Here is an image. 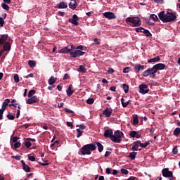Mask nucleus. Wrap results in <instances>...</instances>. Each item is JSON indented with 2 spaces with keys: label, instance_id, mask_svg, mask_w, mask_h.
I'll return each instance as SVG.
<instances>
[{
  "label": "nucleus",
  "instance_id": "30",
  "mask_svg": "<svg viewBox=\"0 0 180 180\" xmlns=\"http://www.w3.org/2000/svg\"><path fill=\"white\" fill-rule=\"evenodd\" d=\"M121 102H122V107L127 108L129 105L130 100H129L127 102H124V98H122Z\"/></svg>",
  "mask_w": 180,
  "mask_h": 180
},
{
  "label": "nucleus",
  "instance_id": "53",
  "mask_svg": "<svg viewBox=\"0 0 180 180\" xmlns=\"http://www.w3.org/2000/svg\"><path fill=\"white\" fill-rule=\"evenodd\" d=\"M7 106H8V105H7V103H5V102H3L1 110H2L4 112H5V110H6V107H7Z\"/></svg>",
  "mask_w": 180,
  "mask_h": 180
},
{
  "label": "nucleus",
  "instance_id": "26",
  "mask_svg": "<svg viewBox=\"0 0 180 180\" xmlns=\"http://www.w3.org/2000/svg\"><path fill=\"white\" fill-rule=\"evenodd\" d=\"M56 77L55 78L53 76H51L48 80V83L49 85H53L56 83Z\"/></svg>",
  "mask_w": 180,
  "mask_h": 180
},
{
  "label": "nucleus",
  "instance_id": "28",
  "mask_svg": "<svg viewBox=\"0 0 180 180\" xmlns=\"http://www.w3.org/2000/svg\"><path fill=\"white\" fill-rule=\"evenodd\" d=\"M86 71V69L85 66L83 65H80L79 66V68L77 69V72H79L85 73Z\"/></svg>",
  "mask_w": 180,
  "mask_h": 180
},
{
  "label": "nucleus",
  "instance_id": "32",
  "mask_svg": "<svg viewBox=\"0 0 180 180\" xmlns=\"http://www.w3.org/2000/svg\"><path fill=\"white\" fill-rule=\"evenodd\" d=\"M139 119H138V116L136 115L133 117V122H132V124L134 126H136L139 124Z\"/></svg>",
  "mask_w": 180,
  "mask_h": 180
},
{
  "label": "nucleus",
  "instance_id": "57",
  "mask_svg": "<svg viewBox=\"0 0 180 180\" xmlns=\"http://www.w3.org/2000/svg\"><path fill=\"white\" fill-rule=\"evenodd\" d=\"M67 125L68 127H70L71 129H73V127H74V126L71 122H67Z\"/></svg>",
  "mask_w": 180,
  "mask_h": 180
},
{
  "label": "nucleus",
  "instance_id": "36",
  "mask_svg": "<svg viewBox=\"0 0 180 180\" xmlns=\"http://www.w3.org/2000/svg\"><path fill=\"white\" fill-rule=\"evenodd\" d=\"M122 89L124 91L125 94H128L129 89V85L125 84H122Z\"/></svg>",
  "mask_w": 180,
  "mask_h": 180
},
{
  "label": "nucleus",
  "instance_id": "48",
  "mask_svg": "<svg viewBox=\"0 0 180 180\" xmlns=\"http://www.w3.org/2000/svg\"><path fill=\"white\" fill-rule=\"evenodd\" d=\"M25 146L27 148H30L32 147V143L30 141H26L25 142Z\"/></svg>",
  "mask_w": 180,
  "mask_h": 180
},
{
  "label": "nucleus",
  "instance_id": "22",
  "mask_svg": "<svg viewBox=\"0 0 180 180\" xmlns=\"http://www.w3.org/2000/svg\"><path fill=\"white\" fill-rule=\"evenodd\" d=\"M78 4L76 0H74V2H70L68 6L72 10H75L77 8Z\"/></svg>",
  "mask_w": 180,
  "mask_h": 180
},
{
  "label": "nucleus",
  "instance_id": "20",
  "mask_svg": "<svg viewBox=\"0 0 180 180\" xmlns=\"http://www.w3.org/2000/svg\"><path fill=\"white\" fill-rule=\"evenodd\" d=\"M56 8L58 9H65L68 8V4L66 2L61 1Z\"/></svg>",
  "mask_w": 180,
  "mask_h": 180
},
{
  "label": "nucleus",
  "instance_id": "63",
  "mask_svg": "<svg viewBox=\"0 0 180 180\" xmlns=\"http://www.w3.org/2000/svg\"><path fill=\"white\" fill-rule=\"evenodd\" d=\"M168 179H169V180H175L176 179V178L174 177L173 172L172 173V176H169Z\"/></svg>",
  "mask_w": 180,
  "mask_h": 180
},
{
  "label": "nucleus",
  "instance_id": "47",
  "mask_svg": "<svg viewBox=\"0 0 180 180\" xmlns=\"http://www.w3.org/2000/svg\"><path fill=\"white\" fill-rule=\"evenodd\" d=\"M124 73H129L130 72V68L127 66V68H124L122 70Z\"/></svg>",
  "mask_w": 180,
  "mask_h": 180
},
{
  "label": "nucleus",
  "instance_id": "50",
  "mask_svg": "<svg viewBox=\"0 0 180 180\" xmlns=\"http://www.w3.org/2000/svg\"><path fill=\"white\" fill-rule=\"evenodd\" d=\"M77 128L79 127V129L84 130L86 129V126L84 124H80V125H77L76 126Z\"/></svg>",
  "mask_w": 180,
  "mask_h": 180
},
{
  "label": "nucleus",
  "instance_id": "18",
  "mask_svg": "<svg viewBox=\"0 0 180 180\" xmlns=\"http://www.w3.org/2000/svg\"><path fill=\"white\" fill-rule=\"evenodd\" d=\"M113 110L111 108H106L103 111V114L105 115L106 117H110L111 114L112 113Z\"/></svg>",
  "mask_w": 180,
  "mask_h": 180
},
{
  "label": "nucleus",
  "instance_id": "6",
  "mask_svg": "<svg viewBox=\"0 0 180 180\" xmlns=\"http://www.w3.org/2000/svg\"><path fill=\"white\" fill-rule=\"evenodd\" d=\"M86 53L84 51H82L81 50H78L76 49L75 51H72L70 53V56L72 58H77V57H79L82 56H84Z\"/></svg>",
  "mask_w": 180,
  "mask_h": 180
},
{
  "label": "nucleus",
  "instance_id": "59",
  "mask_svg": "<svg viewBox=\"0 0 180 180\" xmlns=\"http://www.w3.org/2000/svg\"><path fill=\"white\" fill-rule=\"evenodd\" d=\"M69 78H70V75L68 73L64 75L63 80L68 79Z\"/></svg>",
  "mask_w": 180,
  "mask_h": 180
},
{
  "label": "nucleus",
  "instance_id": "62",
  "mask_svg": "<svg viewBox=\"0 0 180 180\" xmlns=\"http://www.w3.org/2000/svg\"><path fill=\"white\" fill-rule=\"evenodd\" d=\"M115 72V70L112 68H108V72L109 74H112Z\"/></svg>",
  "mask_w": 180,
  "mask_h": 180
},
{
  "label": "nucleus",
  "instance_id": "42",
  "mask_svg": "<svg viewBox=\"0 0 180 180\" xmlns=\"http://www.w3.org/2000/svg\"><path fill=\"white\" fill-rule=\"evenodd\" d=\"M136 132H137V131H131L129 132V136H130L131 137H132V139H135Z\"/></svg>",
  "mask_w": 180,
  "mask_h": 180
},
{
  "label": "nucleus",
  "instance_id": "8",
  "mask_svg": "<svg viewBox=\"0 0 180 180\" xmlns=\"http://www.w3.org/2000/svg\"><path fill=\"white\" fill-rule=\"evenodd\" d=\"M74 46H68L63 49H62L60 51H59L60 53H70L71 55V52L73 50Z\"/></svg>",
  "mask_w": 180,
  "mask_h": 180
},
{
  "label": "nucleus",
  "instance_id": "14",
  "mask_svg": "<svg viewBox=\"0 0 180 180\" xmlns=\"http://www.w3.org/2000/svg\"><path fill=\"white\" fill-rule=\"evenodd\" d=\"M39 102V98L37 96H32L27 100V103L28 105H32V103Z\"/></svg>",
  "mask_w": 180,
  "mask_h": 180
},
{
  "label": "nucleus",
  "instance_id": "7",
  "mask_svg": "<svg viewBox=\"0 0 180 180\" xmlns=\"http://www.w3.org/2000/svg\"><path fill=\"white\" fill-rule=\"evenodd\" d=\"M148 91H149V88H148V85L144 84L139 85L140 94L145 95V94H148Z\"/></svg>",
  "mask_w": 180,
  "mask_h": 180
},
{
  "label": "nucleus",
  "instance_id": "49",
  "mask_svg": "<svg viewBox=\"0 0 180 180\" xmlns=\"http://www.w3.org/2000/svg\"><path fill=\"white\" fill-rule=\"evenodd\" d=\"M172 153L175 155L178 153V148L176 146L172 148Z\"/></svg>",
  "mask_w": 180,
  "mask_h": 180
},
{
  "label": "nucleus",
  "instance_id": "39",
  "mask_svg": "<svg viewBox=\"0 0 180 180\" xmlns=\"http://www.w3.org/2000/svg\"><path fill=\"white\" fill-rule=\"evenodd\" d=\"M77 136L79 139L82 136V134L84 133V131L79 129V128H77Z\"/></svg>",
  "mask_w": 180,
  "mask_h": 180
},
{
  "label": "nucleus",
  "instance_id": "35",
  "mask_svg": "<svg viewBox=\"0 0 180 180\" xmlns=\"http://www.w3.org/2000/svg\"><path fill=\"white\" fill-rule=\"evenodd\" d=\"M174 135L176 136L180 135V127H176L174 129Z\"/></svg>",
  "mask_w": 180,
  "mask_h": 180
},
{
  "label": "nucleus",
  "instance_id": "37",
  "mask_svg": "<svg viewBox=\"0 0 180 180\" xmlns=\"http://www.w3.org/2000/svg\"><path fill=\"white\" fill-rule=\"evenodd\" d=\"M1 7L3 8V9H4V10H6L7 11H8L10 10V7H9V6H8L6 4V3H2Z\"/></svg>",
  "mask_w": 180,
  "mask_h": 180
},
{
  "label": "nucleus",
  "instance_id": "25",
  "mask_svg": "<svg viewBox=\"0 0 180 180\" xmlns=\"http://www.w3.org/2000/svg\"><path fill=\"white\" fill-rule=\"evenodd\" d=\"M72 85H70L68 86V90H67L68 96H71L74 94L75 91L72 90Z\"/></svg>",
  "mask_w": 180,
  "mask_h": 180
},
{
  "label": "nucleus",
  "instance_id": "11",
  "mask_svg": "<svg viewBox=\"0 0 180 180\" xmlns=\"http://www.w3.org/2000/svg\"><path fill=\"white\" fill-rule=\"evenodd\" d=\"M103 15L108 20L116 19L115 13L112 12H105L103 13Z\"/></svg>",
  "mask_w": 180,
  "mask_h": 180
},
{
  "label": "nucleus",
  "instance_id": "15",
  "mask_svg": "<svg viewBox=\"0 0 180 180\" xmlns=\"http://www.w3.org/2000/svg\"><path fill=\"white\" fill-rule=\"evenodd\" d=\"M103 136L106 139H110L112 140V138L113 136V131L112 129H108L104 131Z\"/></svg>",
  "mask_w": 180,
  "mask_h": 180
},
{
  "label": "nucleus",
  "instance_id": "41",
  "mask_svg": "<svg viewBox=\"0 0 180 180\" xmlns=\"http://www.w3.org/2000/svg\"><path fill=\"white\" fill-rule=\"evenodd\" d=\"M14 79V82L15 83H19L20 82V78H19V75L18 74H15L13 77Z\"/></svg>",
  "mask_w": 180,
  "mask_h": 180
},
{
  "label": "nucleus",
  "instance_id": "61",
  "mask_svg": "<svg viewBox=\"0 0 180 180\" xmlns=\"http://www.w3.org/2000/svg\"><path fill=\"white\" fill-rule=\"evenodd\" d=\"M4 111L2 109H0V120L3 119V114Z\"/></svg>",
  "mask_w": 180,
  "mask_h": 180
},
{
  "label": "nucleus",
  "instance_id": "10",
  "mask_svg": "<svg viewBox=\"0 0 180 180\" xmlns=\"http://www.w3.org/2000/svg\"><path fill=\"white\" fill-rule=\"evenodd\" d=\"M79 152L82 154V155H91V152H89L88 149V146L87 144L84 145V146L80 148Z\"/></svg>",
  "mask_w": 180,
  "mask_h": 180
},
{
  "label": "nucleus",
  "instance_id": "17",
  "mask_svg": "<svg viewBox=\"0 0 180 180\" xmlns=\"http://www.w3.org/2000/svg\"><path fill=\"white\" fill-rule=\"evenodd\" d=\"M141 147V141H137L133 143L132 145V151H138L139 150V147Z\"/></svg>",
  "mask_w": 180,
  "mask_h": 180
},
{
  "label": "nucleus",
  "instance_id": "64",
  "mask_svg": "<svg viewBox=\"0 0 180 180\" xmlns=\"http://www.w3.org/2000/svg\"><path fill=\"white\" fill-rule=\"evenodd\" d=\"M136 176H130L128 178L127 180H136Z\"/></svg>",
  "mask_w": 180,
  "mask_h": 180
},
{
  "label": "nucleus",
  "instance_id": "24",
  "mask_svg": "<svg viewBox=\"0 0 180 180\" xmlns=\"http://www.w3.org/2000/svg\"><path fill=\"white\" fill-rule=\"evenodd\" d=\"M87 148H88L89 152H91V151L96 150L97 147L96 144L89 143V144H87Z\"/></svg>",
  "mask_w": 180,
  "mask_h": 180
},
{
  "label": "nucleus",
  "instance_id": "38",
  "mask_svg": "<svg viewBox=\"0 0 180 180\" xmlns=\"http://www.w3.org/2000/svg\"><path fill=\"white\" fill-rule=\"evenodd\" d=\"M34 94H36V91L35 90H30L28 92V97L32 98V97H33V96Z\"/></svg>",
  "mask_w": 180,
  "mask_h": 180
},
{
  "label": "nucleus",
  "instance_id": "12",
  "mask_svg": "<svg viewBox=\"0 0 180 180\" xmlns=\"http://www.w3.org/2000/svg\"><path fill=\"white\" fill-rule=\"evenodd\" d=\"M172 172L169 171V169L166 168V169H163L162 170V175L164 176V178H167L169 179V176H172Z\"/></svg>",
  "mask_w": 180,
  "mask_h": 180
},
{
  "label": "nucleus",
  "instance_id": "1",
  "mask_svg": "<svg viewBox=\"0 0 180 180\" xmlns=\"http://www.w3.org/2000/svg\"><path fill=\"white\" fill-rule=\"evenodd\" d=\"M158 17L159 19L163 22H173L176 19V16L175 15V14L171 12H167V13H165V11H161L158 14Z\"/></svg>",
  "mask_w": 180,
  "mask_h": 180
},
{
  "label": "nucleus",
  "instance_id": "40",
  "mask_svg": "<svg viewBox=\"0 0 180 180\" xmlns=\"http://www.w3.org/2000/svg\"><path fill=\"white\" fill-rule=\"evenodd\" d=\"M94 99L93 98H89L87 99L86 103L88 105H93V103H94Z\"/></svg>",
  "mask_w": 180,
  "mask_h": 180
},
{
  "label": "nucleus",
  "instance_id": "60",
  "mask_svg": "<svg viewBox=\"0 0 180 180\" xmlns=\"http://www.w3.org/2000/svg\"><path fill=\"white\" fill-rule=\"evenodd\" d=\"M65 111L68 113H74L73 110H71L70 109L68 108H65Z\"/></svg>",
  "mask_w": 180,
  "mask_h": 180
},
{
  "label": "nucleus",
  "instance_id": "23",
  "mask_svg": "<svg viewBox=\"0 0 180 180\" xmlns=\"http://www.w3.org/2000/svg\"><path fill=\"white\" fill-rule=\"evenodd\" d=\"M8 37V35L7 34L1 35L0 38V45H3L4 44H5Z\"/></svg>",
  "mask_w": 180,
  "mask_h": 180
},
{
  "label": "nucleus",
  "instance_id": "4",
  "mask_svg": "<svg viewBox=\"0 0 180 180\" xmlns=\"http://www.w3.org/2000/svg\"><path fill=\"white\" fill-rule=\"evenodd\" d=\"M151 75L153 78H155V73L153 67H152V68H148L142 72V77H148L149 76L151 77Z\"/></svg>",
  "mask_w": 180,
  "mask_h": 180
},
{
  "label": "nucleus",
  "instance_id": "46",
  "mask_svg": "<svg viewBox=\"0 0 180 180\" xmlns=\"http://www.w3.org/2000/svg\"><path fill=\"white\" fill-rule=\"evenodd\" d=\"M7 117H8V119L9 120H15V115H11V114H8V115H7Z\"/></svg>",
  "mask_w": 180,
  "mask_h": 180
},
{
  "label": "nucleus",
  "instance_id": "16",
  "mask_svg": "<svg viewBox=\"0 0 180 180\" xmlns=\"http://www.w3.org/2000/svg\"><path fill=\"white\" fill-rule=\"evenodd\" d=\"M145 69V65L141 64H136L134 65V70L136 72H139L141 71H143Z\"/></svg>",
  "mask_w": 180,
  "mask_h": 180
},
{
  "label": "nucleus",
  "instance_id": "31",
  "mask_svg": "<svg viewBox=\"0 0 180 180\" xmlns=\"http://www.w3.org/2000/svg\"><path fill=\"white\" fill-rule=\"evenodd\" d=\"M28 65H29L30 68H34V67H36V62H35V60H28Z\"/></svg>",
  "mask_w": 180,
  "mask_h": 180
},
{
  "label": "nucleus",
  "instance_id": "33",
  "mask_svg": "<svg viewBox=\"0 0 180 180\" xmlns=\"http://www.w3.org/2000/svg\"><path fill=\"white\" fill-rule=\"evenodd\" d=\"M96 145H97L98 152L100 153L102 152L103 150V145L100 142H97Z\"/></svg>",
  "mask_w": 180,
  "mask_h": 180
},
{
  "label": "nucleus",
  "instance_id": "58",
  "mask_svg": "<svg viewBox=\"0 0 180 180\" xmlns=\"http://www.w3.org/2000/svg\"><path fill=\"white\" fill-rule=\"evenodd\" d=\"M33 77H34V74H32V73L29 74V75H27V76H25V78H27V79L33 78Z\"/></svg>",
  "mask_w": 180,
  "mask_h": 180
},
{
  "label": "nucleus",
  "instance_id": "3",
  "mask_svg": "<svg viewBox=\"0 0 180 180\" xmlns=\"http://www.w3.org/2000/svg\"><path fill=\"white\" fill-rule=\"evenodd\" d=\"M126 22L132 23L133 27H139L141 26V18H139V17H129L126 18Z\"/></svg>",
  "mask_w": 180,
  "mask_h": 180
},
{
  "label": "nucleus",
  "instance_id": "43",
  "mask_svg": "<svg viewBox=\"0 0 180 180\" xmlns=\"http://www.w3.org/2000/svg\"><path fill=\"white\" fill-rule=\"evenodd\" d=\"M150 145V141H147L145 143H142L141 142V148H146L147 146H148Z\"/></svg>",
  "mask_w": 180,
  "mask_h": 180
},
{
  "label": "nucleus",
  "instance_id": "13",
  "mask_svg": "<svg viewBox=\"0 0 180 180\" xmlns=\"http://www.w3.org/2000/svg\"><path fill=\"white\" fill-rule=\"evenodd\" d=\"M79 18L77 17V15L76 14L73 15L72 18H69L68 21L69 22L72 23V25H75V26H78L79 22Z\"/></svg>",
  "mask_w": 180,
  "mask_h": 180
},
{
  "label": "nucleus",
  "instance_id": "19",
  "mask_svg": "<svg viewBox=\"0 0 180 180\" xmlns=\"http://www.w3.org/2000/svg\"><path fill=\"white\" fill-rule=\"evenodd\" d=\"M11 42L9 41H6L4 43V44L3 45V51H11Z\"/></svg>",
  "mask_w": 180,
  "mask_h": 180
},
{
  "label": "nucleus",
  "instance_id": "55",
  "mask_svg": "<svg viewBox=\"0 0 180 180\" xmlns=\"http://www.w3.org/2000/svg\"><path fill=\"white\" fill-rule=\"evenodd\" d=\"M19 139H20V138H18L17 136H14V137H13L12 141H13V143H16V142H18V140H19Z\"/></svg>",
  "mask_w": 180,
  "mask_h": 180
},
{
  "label": "nucleus",
  "instance_id": "45",
  "mask_svg": "<svg viewBox=\"0 0 180 180\" xmlns=\"http://www.w3.org/2000/svg\"><path fill=\"white\" fill-rule=\"evenodd\" d=\"M120 171L122 174H124V175L129 174V171L127 170L126 169H121Z\"/></svg>",
  "mask_w": 180,
  "mask_h": 180
},
{
  "label": "nucleus",
  "instance_id": "34",
  "mask_svg": "<svg viewBox=\"0 0 180 180\" xmlns=\"http://www.w3.org/2000/svg\"><path fill=\"white\" fill-rule=\"evenodd\" d=\"M137 155V153L136 152H132L129 155V158L134 160L136 159V156Z\"/></svg>",
  "mask_w": 180,
  "mask_h": 180
},
{
  "label": "nucleus",
  "instance_id": "29",
  "mask_svg": "<svg viewBox=\"0 0 180 180\" xmlns=\"http://www.w3.org/2000/svg\"><path fill=\"white\" fill-rule=\"evenodd\" d=\"M150 18L153 20L155 22H160V19L155 14H150Z\"/></svg>",
  "mask_w": 180,
  "mask_h": 180
},
{
  "label": "nucleus",
  "instance_id": "2",
  "mask_svg": "<svg viewBox=\"0 0 180 180\" xmlns=\"http://www.w3.org/2000/svg\"><path fill=\"white\" fill-rule=\"evenodd\" d=\"M123 137H124V133L120 130H117L112 134L111 141L114 143H120Z\"/></svg>",
  "mask_w": 180,
  "mask_h": 180
},
{
  "label": "nucleus",
  "instance_id": "27",
  "mask_svg": "<svg viewBox=\"0 0 180 180\" xmlns=\"http://www.w3.org/2000/svg\"><path fill=\"white\" fill-rule=\"evenodd\" d=\"M160 60V56H157L153 58H150L148 60V63H155V62H158Z\"/></svg>",
  "mask_w": 180,
  "mask_h": 180
},
{
  "label": "nucleus",
  "instance_id": "52",
  "mask_svg": "<svg viewBox=\"0 0 180 180\" xmlns=\"http://www.w3.org/2000/svg\"><path fill=\"white\" fill-rule=\"evenodd\" d=\"M28 160L31 162H35L36 161V158L34 156H32V155H29L28 156Z\"/></svg>",
  "mask_w": 180,
  "mask_h": 180
},
{
  "label": "nucleus",
  "instance_id": "21",
  "mask_svg": "<svg viewBox=\"0 0 180 180\" xmlns=\"http://www.w3.org/2000/svg\"><path fill=\"white\" fill-rule=\"evenodd\" d=\"M21 163L22 165V169L25 170L26 173L30 172V167L26 165L25 162L24 160H21Z\"/></svg>",
  "mask_w": 180,
  "mask_h": 180
},
{
  "label": "nucleus",
  "instance_id": "5",
  "mask_svg": "<svg viewBox=\"0 0 180 180\" xmlns=\"http://www.w3.org/2000/svg\"><path fill=\"white\" fill-rule=\"evenodd\" d=\"M135 31L136 32H141V33L145 34L146 37H152V34L150 32V31L148 30H146L145 28H143V27L136 28Z\"/></svg>",
  "mask_w": 180,
  "mask_h": 180
},
{
  "label": "nucleus",
  "instance_id": "9",
  "mask_svg": "<svg viewBox=\"0 0 180 180\" xmlns=\"http://www.w3.org/2000/svg\"><path fill=\"white\" fill-rule=\"evenodd\" d=\"M166 65L165 63H158L153 66L155 75V73L159 71L160 70H164L165 68Z\"/></svg>",
  "mask_w": 180,
  "mask_h": 180
},
{
  "label": "nucleus",
  "instance_id": "54",
  "mask_svg": "<svg viewBox=\"0 0 180 180\" xmlns=\"http://www.w3.org/2000/svg\"><path fill=\"white\" fill-rule=\"evenodd\" d=\"M20 146H21V143H20V141H18V142H16V143L14 144V148H18L20 147Z\"/></svg>",
  "mask_w": 180,
  "mask_h": 180
},
{
  "label": "nucleus",
  "instance_id": "44",
  "mask_svg": "<svg viewBox=\"0 0 180 180\" xmlns=\"http://www.w3.org/2000/svg\"><path fill=\"white\" fill-rule=\"evenodd\" d=\"M76 49L77 50H82V51H86V46H84L82 45H80V46H77V47L76 48Z\"/></svg>",
  "mask_w": 180,
  "mask_h": 180
},
{
  "label": "nucleus",
  "instance_id": "51",
  "mask_svg": "<svg viewBox=\"0 0 180 180\" xmlns=\"http://www.w3.org/2000/svg\"><path fill=\"white\" fill-rule=\"evenodd\" d=\"M4 23H5L4 19L0 17V27H4Z\"/></svg>",
  "mask_w": 180,
  "mask_h": 180
},
{
  "label": "nucleus",
  "instance_id": "56",
  "mask_svg": "<svg viewBox=\"0 0 180 180\" xmlns=\"http://www.w3.org/2000/svg\"><path fill=\"white\" fill-rule=\"evenodd\" d=\"M105 172L108 175L112 174V169H109V167H108L105 170Z\"/></svg>",
  "mask_w": 180,
  "mask_h": 180
}]
</instances>
